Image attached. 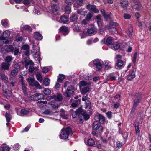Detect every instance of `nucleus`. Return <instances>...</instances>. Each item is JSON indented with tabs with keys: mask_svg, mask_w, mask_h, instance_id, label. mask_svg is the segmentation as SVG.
I'll return each mask as SVG.
<instances>
[{
	"mask_svg": "<svg viewBox=\"0 0 151 151\" xmlns=\"http://www.w3.org/2000/svg\"><path fill=\"white\" fill-rule=\"evenodd\" d=\"M72 134V129L70 127H68L63 128L61 130L60 134L61 139H66L70 134Z\"/></svg>",
	"mask_w": 151,
	"mask_h": 151,
	"instance_id": "obj_1",
	"label": "nucleus"
},
{
	"mask_svg": "<svg viewBox=\"0 0 151 151\" xmlns=\"http://www.w3.org/2000/svg\"><path fill=\"white\" fill-rule=\"evenodd\" d=\"M135 99L134 100L132 108L131 110V113H134L137 109L142 98V96L139 94H136L134 96Z\"/></svg>",
	"mask_w": 151,
	"mask_h": 151,
	"instance_id": "obj_2",
	"label": "nucleus"
},
{
	"mask_svg": "<svg viewBox=\"0 0 151 151\" xmlns=\"http://www.w3.org/2000/svg\"><path fill=\"white\" fill-rule=\"evenodd\" d=\"M93 129L96 131L98 133L100 134L102 132L103 130V127L102 126L99 124L97 122H94L93 125Z\"/></svg>",
	"mask_w": 151,
	"mask_h": 151,
	"instance_id": "obj_3",
	"label": "nucleus"
},
{
	"mask_svg": "<svg viewBox=\"0 0 151 151\" xmlns=\"http://www.w3.org/2000/svg\"><path fill=\"white\" fill-rule=\"evenodd\" d=\"M94 119L96 122H99L100 124H102L104 123L105 121V118L103 115L101 114H97L95 116Z\"/></svg>",
	"mask_w": 151,
	"mask_h": 151,
	"instance_id": "obj_4",
	"label": "nucleus"
},
{
	"mask_svg": "<svg viewBox=\"0 0 151 151\" xmlns=\"http://www.w3.org/2000/svg\"><path fill=\"white\" fill-rule=\"evenodd\" d=\"M132 5L133 8L137 11L141 10L143 8L142 5L138 3L136 0H133L132 1Z\"/></svg>",
	"mask_w": 151,
	"mask_h": 151,
	"instance_id": "obj_5",
	"label": "nucleus"
},
{
	"mask_svg": "<svg viewBox=\"0 0 151 151\" xmlns=\"http://www.w3.org/2000/svg\"><path fill=\"white\" fill-rule=\"evenodd\" d=\"M77 111L78 112H81V114L83 116L84 119L86 120H87L89 119V115L87 114L86 111L81 108H78L77 109Z\"/></svg>",
	"mask_w": 151,
	"mask_h": 151,
	"instance_id": "obj_6",
	"label": "nucleus"
},
{
	"mask_svg": "<svg viewBox=\"0 0 151 151\" xmlns=\"http://www.w3.org/2000/svg\"><path fill=\"white\" fill-rule=\"evenodd\" d=\"M44 97V96L43 94L39 93H36L31 96L32 99L34 101L42 99Z\"/></svg>",
	"mask_w": 151,
	"mask_h": 151,
	"instance_id": "obj_7",
	"label": "nucleus"
},
{
	"mask_svg": "<svg viewBox=\"0 0 151 151\" xmlns=\"http://www.w3.org/2000/svg\"><path fill=\"white\" fill-rule=\"evenodd\" d=\"M86 8L88 10L91 11L94 13H97L99 12V10L96 8L95 5L88 4L86 6Z\"/></svg>",
	"mask_w": 151,
	"mask_h": 151,
	"instance_id": "obj_8",
	"label": "nucleus"
},
{
	"mask_svg": "<svg viewBox=\"0 0 151 151\" xmlns=\"http://www.w3.org/2000/svg\"><path fill=\"white\" fill-rule=\"evenodd\" d=\"M73 91L72 86H68L65 92L66 96L68 97H70Z\"/></svg>",
	"mask_w": 151,
	"mask_h": 151,
	"instance_id": "obj_9",
	"label": "nucleus"
},
{
	"mask_svg": "<svg viewBox=\"0 0 151 151\" xmlns=\"http://www.w3.org/2000/svg\"><path fill=\"white\" fill-rule=\"evenodd\" d=\"M135 77V71L134 69H132L129 71V74L127 75V79L128 80H131Z\"/></svg>",
	"mask_w": 151,
	"mask_h": 151,
	"instance_id": "obj_10",
	"label": "nucleus"
},
{
	"mask_svg": "<svg viewBox=\"0 0 151 151\" xmlns=\"http://www.w3.org/2000/svg\"><path fill=\"white\" fill-rule=\"evenodd\" d=\"M93 63L98 70L101 69L102 66L99 60L97 59H95L93 61Z\"/></svg>",
	"mask_w": 151,
	"mask_h": 151,
	"instance_id": "obj_11",
	"label": "nucleus"
},
{
	"mask_svg": "<svg viewBox=\"0 0 151 151\" xmlns=\"http://www.w3.org/2000/svg\"><path fill=\"white\" fill-rule=\"evenodd\" d=\"M60 31L65 36L67 35L69 32L68 27L65 26L61 27L60 28Z\"/></svg>",
	"mask_w": 151,
	"mask_h": 151,
	"instance_id": "obj_12",
	"label": "nucleus"
},
{
	"mask_svg": "<svg viewBox=\"0 0 151 151\" xmlns=\"http://www.w3.org/2000/svg\"><path fill=\"white\" fill-rule=\"evenodd\" d=\"M3 89L4 93V95L7 99L9 98L12 95L11 91L8 89L5 88L4 86L3 87Z\"/></svg>",
	"mask_w": 151,
	"mask_h": 151,
	"instance_id": "obj_13",
	"label": "nucleus"
},
{
	"mask_svg": "<svg viewBox=\"0 0 151 151\" xmlns=\"http://www.w3.org/2000/svg\"><path fill=\"white\" fill-rule=\"evenodd\" d=\"M0 77L1 80L4 82L5 83H6L8 82V78L7 76L4 73H0Z\"/></svg>",
	"mask_w": 151,
	"mask_h": 151,
	"instance_id": "obj_14",
	"label": "nucleus"
},
{
	"mask_svg": "<svg viewBox=\"0 0 151 151\" xmlns=\"http://www.w3.org/2000/svg\"><path fill=\"white\" fill-rule=\"evenodd\" d=\"M120 3L121 4V6L124 9L127 8L128 1L127 0H120Z\"/></svg>",
	"mask_w": 151,
	"mask_h": 151,
	"instance_id": "obj_15",
	"label": "nucleus"
},
{
	"mask_svg": "<svg viewBox=\"0 0 151 151\" xmlns=\"http://www.w3.org/2000/svg\"><path fill=\"white\" fill-rule=\"evenodd\" d=\"M89 85L83 87L81 89V93L82 94H84L88 92L90 90Z\"/></svg>",
	"mask_w": 151,
	"mask_h": 151,
	"instance_id": "obj_16",
	"label": "nucleus"
},
{
	"mask_svg": "<svg viewBox=\"0 0 151 151\" xmlns=\"http://www.w3.org/2000/svg\"><path fill=\"white\" fill-rule=\"evenodd\" d=\"M59 9V8L57 5L53 4L51 6L50 10L51 12L54 13L55 12L58 11Z\"/></svg>",
	"mask_w": 151,
	"mask_h": 151,
	"instance_id": "obj_17",
	"label": "nucleus"
},
{
	"mask_svg": "<svg viewBox=\"0 0 151 151\" xmlns=\"http://www.w3.org/2000/svg\"><path fill=\"white\" fill-rule=\"evenodd\" d=\"M76 3L75 4V6L76 7H78L79 6L83 5V0H75Z\"/></svg>",
	"mask_w": 151,
	"mask_h": 151,
	"instance_id": "obj_18",
	"label": "nucleus"
},
{
	"mask_svg": "<svg viewBox=\"0 0 151 151\" xmlns=\"http://www.w3.org/2000/svg\"><path fill=\"white\" fill-rule=\"evenodd\" d=\"M10 65V64H9L6 62H3L1 64V68L3 70H8L9 69Z\"/></svg>",
	"mask_w": 151,
	"mask_h": 151,
	"instance_id": "obj_19",
	"label": "nucleus"
},
{
	"mask_svg": "<svg viewBox=\"0 0 151 151\" xmlns=\"http://www.w3.org/2000/svg\"><path fill=\"white\" fill-rule=\"evenodd\" d=\"M89 85H90V83H87L86 82L83 80L81 81L79 83V86L80 89H81V88L83 87Z\"/></svg>",
	"mask_w": 151,
	"mask_h": 151,
	"instance_id": "obj_20",
	"label": "nucleus"
},
{
	"mask_svg": "<svg viewBox=\"0 0 151 151\" xmlns=\"http://www.w3.org/2000/svg\"><path fill=\"white\" fill-rule=\"evenodd\" d=\"M29 85L32 86H35L37 89H40L41 87L38 82L37 81H35L33 83L29 84Z\"/></svg>",
	"mask_w": 151,
	"mask_h": 151,
	"instance_id": "obj_21",
	"label": "nucleus"
},
{
	"mask_svg": "<svg viewBox=\"0 0 151 151\" xmlns=\"http://www.w3.org/2000/svg\"><path fill=\"white\" fill-rule=\"evenodd\" d=\"M34 37L35 39L38 40H40L42 38V35L38 32H36L34 33Z\"/></svg>",
	"mask_w": 151,
	"mask_h": 151,
	"instance_id": "obj_22",
	"label": "nucleus"
},
{
	"mask_svg": "<svg viewBox=\"0 0 151 151\" xmlns=\"http://www.w3.org/2000/svg\"><path fill=\"white\" fill-rule=\"evenodd\" d=\"M10 35V32L8 30H6L3 32V35L1 36L6 40V39Z\"/></svg>",
	"mask_w": 151,
	"mask_h": 151,
	"instance_id": "obj_23",
	"label": "nucleus"
},
{
	"mask_svg": "<svg viewBox=\"0 0 151 151\" xmlns=\"http://www.w3.org/2000/svg\"><path fill=\"white\" fill-rule=\"evenodd\" d=\"M116 65L119 68H122L124 67V63L123 61L122 60H117V62L116 63Z\"/></svg>",
	"mask_w": 151,
	"mask_h": 151,
	"instance_id": "obj_24",
	"label": "nucleus"
},
{
	"mask_svg": "<svg viewBox=\"0 0 151 151\" xmlns=\"http://www.w3.org/2000/svg\"><path fill=\"white\" fill-rule=\"evenodd\" d=\"M22 28L23 29V30L28 32H31L32 29L31 27L28 25H22Z\"/></svg>",
	"mask_w": 151,
	"mask_h": 151,
	"instance_id": "obj_25",
	"label": "nucleus"
},
{
	"mask_svg": "<svg viewBox=\"0 0 151 151\" xmlns=\"http://www.w3.org/2000/svg\"><path fill=\"white\" fill-rule=\"evenodd\" d=\"M106 69H108L111 68V63L109 61H104L103 63Z\"/></svg>",
	"mask_w": 151,
	"mask_h": 151,
	"instance_id": "obj_26",
	"label": "nucleus"
},
{
	"mask_svg": "<svg viewBox=\"0 0 151 151\" xmlns=\"http://www.w3.org/2000/svg\"><path fill=\"white\" fill-rule=\"evenodd\" d=\"M113 38L111 37H108L106 40V44L107 45H111L113 42Z\"/></svg>",
	"mask_w": 151,
	"mask_h": 151,
	"instance_id": "obj_27",
	"label": "nucleus"
},
{
	"mask_svg": "<svg viewBox=\"0 0 151 151\" xmlns=\"http://www.w3.org/2000/svg\"><path fill=\"white\" fill-rule=\"evenodd\" d=\"M5 116L6 118L7 122L6 125L8 126L9 123L10 122L11 119V118L10 114H8L7 112H6L5 115Z\"/></svg>",
	"mask_w": 151,
	"mask_h": 151,
	"instance_id": "obj_28",
	"label": "nucleus"
},
{
	"mask_svg": "<svg viewBox=\"0 0 151 151\" xmlns=\"http://www.w3.org/2000/svg\"><path fill=\"white\" fill-rule=\"evenodd\" d=\"M78 18V17L77 15L75 14H73L70 17V22H74L76 21Z\"/></svg>",
	"mask_w": 151,
	"mask_h": 151,
	"instance_id": "obj_29",
	"label": "nucleus"
},
{
	"mask_svg": "<svg viewBox=\"0 0 151 151\" xmlns=\"http://www.w3.org/2000/svg\"><path fill=\"white\" fill-rule=\"evenodd\" d=\"M13 58L11 56H8L6 57L5 59V62L6 63L10 64Z\"/></svg>",
	"mask_w": 151,
	"mask_h": 151,
	"instance_id": "obj_30",
	"label": "nucleus"
},
{
	"mask_svg": "<svg viewBox=\"0 0 151 151\" xmlns=\"http://www.w3.org/2000/svg\"><path fill=\"white\" fill-rule=\"evenodd\" d=\"M65 78V77L64 75L60 74L58 76L57 81V82H61Z\"/></svg>",
	"mask_w": 151,
	"mask_h": 151,
	"instance_id": "obj_31",
	"label": "nucleus"
},
{
	"mask_svg": "<svg viewBox=\"0 0 151 151\" xmlns=\"http://www.w3.org/2000/svg\"><path fill=\"white\" fill-rule=\"evenodd\" d=\"M113 49L115 50H117L120 47L119 44L117 42H115L112 44Z\"/></svg>",
	"mask_w": 151,
	"mask_h": 151,
	"instance_id": "obj_32",
	"label": "nucleus"
},
{
	"mask_svg": "<svg viewBox=\"0 0 151 151\" xmlns=\"http://www.w3.org/2000/svg\"><path fill=\"white\" fill-rule=\"evenodd\" d=\"M50 104L53 109H57L59 106L58 104L55 102H50Z\"/></svg>",
	"mask_w": 151,
	"mask_h": 151,
	"instance_id": "obj_33",
	"label": "nucleus"
},
{
	"mask_svg": "<svg viewBox=\"0 0 151 151\" xmlns=\"http://www.w3.org/2000/svg\"><path fill=\"white\" fill-rule=\"evenodd\" d=\"M32 53L34 57L37 58V59H38V58L40 55V51L38 50H37L36 52H32Z\"/></svg>",
	"mask_w": 151,
	"mask_h": 151,
	"instance_id": "obj_34",
	"label": "nucleus"
},
{
	"mask_svg": "<svg viewBox=\"0 0 151 151\" xmlns=\"http://www.w3.org/2000/svg\"><path fill=\"white\" fill-rule=\"evenodd\" d=\"M21 83L22 85V89L24 93H26L27 90V88L26 86V84L24 81H22Z\"/></svg>",
	"mask_w": 151,
	"mask_h": 151,
	"instance_id": "obj_35",
	"label": "nucleus"
},
{
	"mask_svg": "<svg viewBox=\"0 0 151 151\" xmlns=\"http://www.w3.org/2000/svg\"><path fill=\"white\" fill-rule=\"evenodd\" d=\"M87 143L89 146H92L95 144V142L93 139H88Z\"/></svg>",
	"mask_w": 151,
	"mask_h": 151,
	"instance_id": "obj_36",
	"label": "nucleus"
},
{
	"mask_svg": "<svg viewBox=\"0 0 151 151\" xmlns=\"http://www.w3.org/2000/svg\"><path fill=\"white\" fill-rule=\"evenodd\" d=\"M55 99L56 101H62L63 99L62 96L61 95L58 94L56 96H55Z\"/></svg>",
	"mask_w": 151,
	"mask_h": 151,
	"instance_id": "obj_37",
	"label": "nucleus"
},
{
	"mask_svg": "<svg viewBox=\"0 0 151 151\" xmlns=\"http://www.w3.org/2000/svg\"><path fill=\"white\" fill-rule=\"evenodd\" d=\"M86 109H90L91 107V103L88 100H87L86 101Z\"/></svg>",
	"mask_w": 151,
	"mask_h": 151,
	"instance_id": "obj_38",
	"label": "nucleus"
},
{
	"mask_svg": "<svg viewBox=\"0 0 151 151\" xmlns=\"http://www.w3.org/2000/svg\"><path fill=\"white\" fill-rule=\"evenodd\" d=\"M61 20L63 23H65L68 21V19L66 17L62 16L60 18Z\"/></svg>",
	"mask_w": 151,
	"mask_h": 151,
	"instance_id": "obj_39",
	"label": "nucleus"
},
{
	"mask_svg": "<svg viewBox=\"0 0 151 151\" xmlns=\"http://www.w3.org/2000/svg\"><path fill=\"white\" fill-rule=\"evenodd\" d=\"M18 71L17 70L13 69L11 71L10 75L13 77H14L17 75Z\"/></svg>",
	"mask_w": 151,
	"mask_h": 151,
	"instance_id": "obj_40",
	"label": "nucleus"
},
{
	"mask_svg": "<svg viewBox=\"0 0 151 151\" xmlns=\"http://www.w3.org/2000/svg\"><path fill=\"white\" fill-rule=\"evenodd\" d=\"M108 80H110L112 81H115L116 78V77L112 74H109L107 76Z\"/></svg>",
	"mask_w": 151,
	"mask_h": 151,
	"instance_id": "obj_41",
	"label": "nucleus"
},
{
	"mask_svg": "<svg viewBox=\"0 0 151 151\" xmlns=\"http://www.w3.org/2000/svg\"><path fill=\"white\" fill-rule=\"evenodd\" d=\"M1 24L3 26L6 27L8 24L7 20L6 19H5L1 20Z\"/></svg>",
	"mask_w": 151,
	"mask_h": 151,
	"instance_id": "obj_42",
	"label": "nucleus"
},
{
	"mask_svg": "<svg viewBox=\"0 0 151 151\" xmlns=\"http://www.w3.org/2000/svg\"><path fill=\"white\" fill-rule=\"evenodd\" d=\"M3 151H9L11 149L10 147L6 145H4L2 147Z\"/></svg>",
	"mask_w": 151,
	"mask_h": 151,
	"instance_id": "obj_43",
	"label": "nucleus"
},
{
	"mask_svg": "<svg viewBox=\"0 0 151 151\" xmlns=\"http://www.w3.org/2000/svg\"><path fill=\"white\" fill-rule=\"evenodd\" d=\"M25 63L26 64L25 66L26 67L29 65H34V63L32 60H26L25 61Z\"/></svg>",
	"mask_w": 151,
	"mask_h": 151,
	"instance_id": "obj_44",
	"label": "nucleus"
},
{
	"mask_svg": "<svg viewBox=\"0 0 151 151\" xmlns=\"http://www.w3.org/2000/svg\"><path fill=\"white\" fill-rule=\"evenodd\" d=\"M104 18L106 20H107L109 19H110L111 18V13H106L105 14H104V15H103Z\"/></svg>",
	"mask_w": 151,
	"mask_h": 151,
	"instance_id": "obj_45",
	"label": "nucleus"
},
{
	"mask_svg": "<svg viewBox=\"0 0 151 151\" xmlns=\"http://www.w3.org/2000/svg\"><path fill=\"white\" fill-rule=\"evenodd\" d=\"M137 52L135 53L133 55V57L132 59V62L134 63L135 64L136 61V59L137 58Z\"/></svg>",
	"mask_w": 151,
	"mask_h": 151,
	"instance_id": "obj_46",
	"label": "nucleus"
},
{
	"mask_svg": "<svg viewBox=\"0 0 151 151\" xmlns=\"http://www.w3.org/2000/svg\"><path fill=\"white\" fill-rule=\"evenodd\" d=\"M50 83V80L48 78H45L43 81L44 84L46 86H48Z\"/></svg>",
	"mask_w": 151,
	"mask_h": 151,
	"instance_id": "obj_47",
	"label": "nucleus"
},
{
	"mask_svg": "<svg viewBox=\"0 0 151 151\" xmlns=\"http://www.w3.org/2000/svg\"><path fill=\"white\" fill-rule=\"evenodd\" d=\"M29 111L25 109H22L21 110L20 113L24 115H26L29 114Z\"/></svg>",
	"mask_w": 151,
	"mask_h": 151,
	"instance_id": "obj_48",
	"label": "nucleus"
},
{
	"mask_svg": "<svg viewBox=\"0 0 151 151\" xmlns=\"http://www.w3.org/2000/svg\"><path fill=\"white\" fill-rule=\"evenodd\" d=\"M14 69L17 70L19 71L20 69V66L19 63H17L15 64L14 65Z\"/></svg>",
	"mask_w": 151,
	"mask_h": 151,
	"instance_id": "obj_49",
	"label": "nucleus"
},
{
	"mask_svg": "<svg viewBox=\"0 0 151 151\" xmlns=\"http://www.w3.org/2000/svg\"><path fill=\"white\" fill-rule=\"evenodd\" d=\"M51 93V90L47 88L44 90V93L46 95H50Z\"/></svg>",
	"mask_w": 151,
	"mask_h": 151,
	"instance_id": "obj_50",
	"label": "nucleus"
},
{
	"mask_svg": "<svg viewBox=\"0 0 151 151\" xmlns=\"http://www.w3.org/2000/svg\"><path fill=\"white\" fill-rule=\"evenodd\" d=\"M36 77L37 79L40 82H41L42 81V78L40 74H37L36 75Z\"/></svg>",
	"mask_w": 151,
	"mask_h": 151,
	"instance_id": "obj_51",
	"label": "nucleus"
},
{
	"mask_svg": "<svg viewBox=\"0 0 151 151\" xmlns=\"http://www.w3.org/2000/svg\"><path fill=\"white\" fill-rule=\"evenodd\" d=\"M97 22L99 27H101L102 26V25L101 19L100 18H97Z\"/></svg>",
	"mask_w": 151,
	"mask_h": 151,
	"instance_id": "obj_52",
	"label": "nucleus"
},
{
	"mask_svg": "<svg viewBox=\"0 0 151 151\" xmlns=\"http://www.w3.org/2000/svg\"><path fill=\"white\" fill-rule=\"evenodd\" d=\"M106 115L107 116L108 118L109 119H110L112 118V113L111 111H108V112L106 113Z\"/></svg>",
	"mask_w": 151,
	"mask_h": 151,
	"instance_id": "obj_53",
	"label": "nucleus"
},
{
	"mask_svg": "<svg viewBox=\"0 0 151 151\" xmlns=\"http://www.w3.org/2000/svg\"><path fill=\"white\" fill-rule=\"evenodd\" d=\"M94 32V30L93 29L91 28L88 29L87 33L89 34H93Z\"/></svg>",
	"mask_w": 151,
	"mask_h": 151,
	"instance_id": "obj_54",
	"label": "nucleus"
},
{
	"mask_svg": "<svg viewBox=\"0 0 151 151\" xmlns=\"http://www.w3.org/2000/svg\"><path fill=\"white\" fill-rule=\"evenodd\" d=\"M77 14H79L80 15H83L85 13V12L83 11L82 9H78L77 11Z\"/></svg>",
	"mask_w": 151,
	"mask_h": 151,
	"instance_id": "obj_55",
	"label": "nucleus"
},
{
	"mask_svg": "<svg viewBox=\"0 0 151 151\" xmlns=\"http://www.w3.org/2000/svg\"><path fill=\"white\" fill-rule=\"evenodd\" d=\"M65 3L68 5H71L73 2V0H65Z\"/></svg>",
	"mask_w": 151,
	"mask_h": 151,
	"instance_id": "obj_56",
	"label": "nucleus"
},
{
	"mask_svg": "<svg viewBox=\"0 0 151 151\" xmlns=\"http://www.w3.org/2000/svg\"><path fill=\"white\" fill-rule=\"evenodd\" d=\"M44 114L47 115H50L51 114V112L48 109L45 110L43 112Z\"/></svg>",
	"mask_w": 151,
	"mask_h": 151,
	"instance_id": "obj_57",
	"label": "nucleus"
},
{
	"mask_svg": "<svg viewBox=\"0 0 151 151\" xmlns=\"http://www.w3.org/2000/svg\"><path fill=\"white\" fill-rule=\"evenodd\" d=\"M92 17V15L91 13H88L86 15V20L88 21H89Z\"/></svg>",
	"mask_w": 151,
	"mask_h": 151,
	"instance_id": "obj_58",
	"label": "nucleus"
},
{
	"mask_svg": "<svg viewBox=\"0 0 151 151\" xmlns=\"http://www.w3.org/2000/svg\"><path fill=\"white\" fill-rule=\"evenodd\" d=\"M124 17L125 19H129L130 18L131 16L128 14H124Z\"/></svg>",
	"mask_w": 151,
	"mask_h": 151,
	"instance_id": "obj_59",
	"label": "nucleus"
},
{
	"mask_svg": "<svg viewBox=\"0 0 151 151\" xmlns=\"http://www.w3.org/2000/svg\"><path fill=\"white\" fill-rule=\"evenodd\" d=\"M5 39H4L1 36L0 37V46H2L4 43V40H5Z\"/></svg>",
	"mask_w": 151,
	"mask_h": 151,
	"instance_id": "obj_60",
	"label": "nucleus"
},
{
	"mask_svg": "<svg viewBox=\"0 0 151 151\" xmlns=\"http://www.w3.org/2000/svg\"><path fill=\"white\" fill-rule=\"evenodd\" d=\"M77 110L75 112L73 113L72 114V117L73 118H75L76 117L77 114H81V112H78L77 111Z\"/></svg>",
	"mask_w": 151,
	"mask_h": 151,
	"instance_id": "obj_61",
	"label": "nucleus"
},
{
	"mask_svg": "<svg viewBox=\"0 0 151 151\" xmlns=\"http://www.w3.org/2000/svg\"><path fill=\"white\" fill-rule=\"evenodd\" d=\"M74 31L76 32H79L81 30V28L78 26H76L73 28Z\"/></svg>",
	"mask_w": 151,
	"mask_h": 151,
	"instance_id": "obj_62",
	"label": "nucleus"
},
{
	"mask_svg": "<svg viewBox=\"0 0 151 151\" xmlns=\"http://www.w3.org/2000/svg\"><path fill=\"white\" fill-rule=\"evenodd\" d=\"M28 81L30 83L29 84H31L33 83L35 81L34 79L32 77H29L28 78Z\"/></svg>",
	"mask_w": 151,
	"mask_h": 151,
	"instance_id": "obj_63",
	"label": "nucleus"
},
{
	"mask_svg": "<svg viewBox=\"0 0 151 151\" xmlns=\"http://www.w3.org/2000/svg\"><path fill=\"white\" fill-rule=\"evenodd\" d=\"M22 49L24 50H29V47L28 45H25L22 47Z\"/></svg>",
	"mask_w": 151,
	"mask_h": 151,
	"instance_id": "obj_64",
	"label": "nucleus"
}]
</instances>
